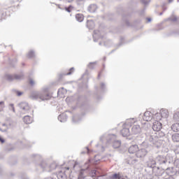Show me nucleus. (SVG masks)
<instances>
[{
  "label": "nucleus",
  "instance_id": "obj_52",
  "mask_svg": "<svg viewBox=\"0 0 179 179\" xmlns=\"http://www.w3.org/2000/svg\"><path fill=\"white\" fill-rule=\"evenodd\" d=\"M99 156H95V161L96 162H99V160L96 159V157H98Z\"/></svg>",
  "mask_w": 179,
  "mask_h": 179
},
{
  "label": "nucleus",
  "instance_id": "obj_42",
  "mask_svg": "<svg viewBox=\"0 0 179 179\" xmlns=\"http://www.w3.org/2000/svg\"><path fill=\"white\" fill-rule=\"evenodd\" d=\"M136 162H138L137 159H132L130 162L131 164H135V163H136Z\"/></svg>",
  "mask_w": 179,
  "mask_h": 179
},
{
  "label": "nucleus",
  "instance_id": "obj_10",
  "mask_svg": "<svg viewBox=\"0 0 179 179\" xmlns=\"http://www.w3.org/2000/svg\"><path fill=\"white\" fill-rule=\"evenodd\" d=\"M164 170L166 169H161L160 166H158V167L155 166L152 169V171L153 173H155V176H157V177H162V176L164 174Z\"/></svg>",
  "mask_w": 179,
  "mask_h": 179
},
{
  "label": "nucleus",
  "instance_id": "obj_41",
  "mask_svg": "<svg viewBox=\"0 0 179 179\" xmlns=\"http://www.w3.org/2000/svg\"><path fill=\"white\" fill-rule=\"evenodd\" d=\"M29 85H31V86H34V80L31 78L29 79Z\"/></svg>",
  "mask_w": 179,
  "mask_h": 179
},
{
  "label": "nucleus",
  "instance_id": "obj_8",
  "mask_svg": "<svg viewBox=\"0 0 179 179\" xmlns=\"http://www.w3.org/2000/svg\"><path fill=\"white\" fill-rule=\"evenodd\" d=\"M18 107L20 108V113L22 114H26V113H28L29 110H30V106L27 102H21L18 104Z\"/></svg>",
  "mask_w": 179,
  "mask_h": 179
},
{
  "label": "nucleus",
  "instance_id": "obj_25",
  "mask_svg": "<svg viewBox=\"0 0 179 179\" xmlns=\"http://www.w3.org/2000/svg\"><path fill=\"white\" fill-rule=\"evenodd\" d=\"M171 129H172V131H173V132H178V131H179V123L173 124L171 127Z\"/></svg>",
  "mask_w": 179,
  "mask_h": 179
},
{
  "label": "nucleus",
  "instance_id": "obj_34",
  "mask_svg": "<svg viewBox=\"0 0 179 179\" xmlns=\"http://www.w3.org/2000/svg\"><path fill=\"white\" fill-rule=\"evenodd\" d=\"M173 164H174V166H176V167H177L178 169L179 168V159H175Z\"/></svg>",
  "mask_w": 179,
  "mask_h": 179
},
{
  "label": "nucleus",
  "instance_id": "obj_2",
  "mask_svg": "<svg viewBox=\"0 0 179 179\" xmlns=\"http://www.w3.org/2000/svg\"><path fill=\"white\" fill-rule=\"evenodd\" d=\"M100 141L101 142H104L106 141L107 143H110V142H113V148L115 149H118L121 146V141L117 140V136L115 134H109L108 136H102L100 137Z\"/></svg>",
  "mask_w": 179,
  "mask_h": 179
},
{
  "label": "nucleus",
  "instance_id": "obj_33",
  "mask_svg": "<svg viewBox=\"0 0 179 179\" xmlns=\"http://www.w3.org/2000/svg\"><path fill=\"white\" fill-rule=\"evenodd\" d=\"M2 125H3V127H6V128H4V129L0 128V131L1 132H6L8 131V126L6 125V124H3Z\"/></svg>",
  "mask_w": 179,
  "mask_h": 179
},
{
  "label": "nucleus",
  "instance_id": "obj_36",
  "mask_svg": "<svg viewBox=\"0 0 179 179\" xmlns=\"http://www.w3.org/2000/svg\"><path fill=\"white\" fill-rule=\"evenodd\" d=\"M3 104H5V102L3 101H0V111H2V110H3Z\"/></svg>",
  "mask_w": 179,
  "mask_h": 179
},
{
  "label": "nucleus",
  "instance_id": "obj_59",
  "mask_svg": "<svg viewBox=\"0 0 179 179\" xmlns=\"http://www.w3.org/2000/svg\"><path fill=\"white\" fill-rule=\"evenodd\" d=\"M59 92H61L60 90L58 91V93H59Z\"/></svg>",
  "mask_w": 179,
  "mask_h": 179
},
{
  "label": "nucleus",
  "instance_id": "obj_44",
  "mask_svg": "<svg viewBox=\"0 0 179 179\" xmlns=\"http://www.w3.org/2000/svg\"><path fill=\"white\" fill-rule=\"evenodd\" d=\"M172 22H177V17H173V18L171 19Z\"/></svg>",
  "mask_w": 179,
  "mask_h": 179
},
{
  "label": "nucleus",
  "instance_id": "obj_26",
  "mask_svg": "<svg viewBox=\"0 0 179 179\" xmlns=\"http://www.w3.org/2000/svg\"><path fill=\"white\" fill-rule=\"evenodd\" d=\"M85 171H86V169H81L80 171L78 179H85V176L84 173Z\"/></svg>",
  "mask_w": 179,
  "mask_h": 179
},
{
  "label": "nucleus",
  "instance_id": "obj_43",
  "mask_svg": "<svg viewBox=\"0 0 179 179\" xmlns=\"http://www.w3.org/2000/svg\"><path fill=\"white\" fill-rule=\"evenodd\" d=\"M10 107L11 109L13 110V113H15V107L13 106V103H10Z\"/></svg>",
  "mask_w": 179,
  "mask_h": 179
},
{
  "label": "nucleus",
  "instance_id": "obj_6",
  "mask_svg": "<svg viewBox=\"0 0 179 179\" xmlns=\"http://www.w3.org/2000/svg\"><path fill=\"white\" fill-rule=\"evenodd\" d=\"M157 164L159 165V167L161 169H163V170H166L167 169V164H169V162H167V159L166 157L159 155L157 157Z\"/></svg>",
  "mask_w": 179,
  "mask_h": 179
},
{
  "label": "nucleus",
  "instance_id": "obj_17",
  "mask_svg": "<svg viewBox=\"0 0 179 179\" xmlns=\"http://www.w3.org/2000/svg\"><path fill=\"white\" fill-rule=\"evenodd\" d=\"M162 118H168L169 117V110L166 109H162L159 113Z\"/></svg>",
  "mask_w": 179,
  "mask_h": 179
},
{
  "label": "nucleus",
  "instance_id": "obj_30",
  "mask_svg": "<svg viewBox=\"0 0 179 179\" xmlns=\"http://www.w3.org/2000/svg\"><path fill=\"white\" fill-rule=\"evenodd\" d=\"M154 118H156V121H162V116L160 113H156L154 116Z\"/></svg>",
  "mask_w": 179,
  "mask_h": 179
},
{
  "label": "nucleus",
  "instance_id": "obj_57",
  "mask_svg": "<svg viewBox=\"0 0 179 179\" xmlns=\"http://www.w3.org/2000/svg\"><path fill=\"white\" fill-rule=\"evenodd\" d=\"M99 45H101V42L99 43Z\"/></svg>",
  "mask_w": 179,
  "mask_h": 179
},
{
  "label": "nucleus",
  "instance_id": "obj_31",
  "mask_svg": "<svg viewBox=\"0 0 179 179\" xmlns=\"http://www.w3.org/2000/svg\"><path fill=\"white\" fill-rule=\"evenodd\" d=\"M96 65V62H90L88 64V68H90V69H94V66Z\"/></svg>",
  "mask_w": 179,
  "mask_h": 179
},
{
  "label": "nucleus",
  "instance_id": "obj_45",
  "mask_svg": "<svg viewBox=\"0 0 179 179\" xmlns=\"http://www.w3.org/2000/svg\"><path fill=\"white\" fill-rule=\"evenodd\" d=\"M76 118H78V116L73 117V122H76V121L75 120H76Z\"/></svg>",
  "mask_w": 179,
  "mask_h": 179
},
{
  "label": "nucleus",
  "instance_id": "obj_46",
  "mask_svg": "<svg viewBox=\"0 0 179 179\" xmlns=\"http://www.w3.org/2000/svg\"><path fill=\"white\" fill-rule=\"evenodd\" d=\"M17 94L18 96H20L22 94H23V92H17Z\"/></svg>",
  "mask_w": 179,
  "mask_h": 179
},
{
  "label": "nucleus",
  "instance_id": "obj_19",
  "mask_svg": "<svg viewBox=\"0 0 179 179\" xmlns=\"http://www.w3.org/2000/svg\"><path fill=\"white\" fill-rule=\"evenodd\" d=\"M88 10L90 13H94L96 10H97V5L96 4H91L88 7Z\"/></svg>",
  "mask_w": 179,
  "mask_h": 179
},
{
  "label": "nucleus",
  "instance_id": "obj_9",
  "mask_svg": "<svg viewBox=\"0 0 179 179\" xmlns=\"http://www.w3.org/2000/svg\"><path fill=\"white\" fill-rule=\"evenodd\" d=\"M162 127L163 124H162V122L159 120H155V122H153L152 129L153 131H155V132L160 131Z\"/></svg>",
  "mask_w": 179,
  "mask_h": 179
},
{
  "label": "nucleus",
  "instance_id": "obj_38",
  "mask_svg": "<svg viewBox=\"0 0 179 179\" xmlns=\"http://www.w3.org/2000/svg\"><path fill=\"white\" fill-rule=\"evenodd\" d=\"M71 8H72V6H69L68 8H65V10H66V12H69V13H71Z\"/></svg>",
  "mask_w": 179,
  "mask_h": 179
},
{
  "label": "nucleus",
  "instance_id": "obj_28",
  "mask_svg": "<svg viewBox=\"0 0 179 179\" xmlns=\"http://www.w3.org/2000/svg\"><path fill=\"white\" fill-rule=\"evenodd\" d=\"M172 141H173V142H179V134H174L172 136Z\"/></svg>",
  "mask_w": 179,
  "mask_h": 179
},
{
  "label": "nucleus",
  "instance_id": "obj_56",
  "mask_svg": "<svg viewBox=\"0 0 179 179\" xmlns=\"http://www.w3.org/2000/svg\"><path fill=\"white\" fill-rule=\"evenodd\" d=\"M159 15H160V16H162V15H163V13H159Z\"/></svg>",
  "mask_w": 179,
  "mask_h": 179
},
{
  "label": "nucleus",
  "instance_id": "obj_21",
  "mask_svg": "<svg viewBox=\"0 0 179 179\" xmlns=\"http://www.w3.org/2000/svg\"><path fill=\"white\" fill-rule=\"evenodd\" d=\"M165 170L169 176H173V174H176V171H174V168L173 167L170 168L166 166Z\"/></svg>",
  "mask_w": 179,
  "mask_h": 179
},
{
  "label": "nucleus",
  "instance_id": "obj_22",
  "mask_svg": "<svg viewBox=\"0 0 179 179\" xmlns=\"http://www.w3.org/2000/svg\"><path fill=\"white\" fill-rule=\"evenodd\" d=\"M86 26L90 30H92V29L94 28V22L92 20H87Z\"/></svg>",
  "mask_w": 179,
  "mask_h": 179
},
{
  "label": "nucleus",
  "instance_id": "obj_47",
  "mask_svg": "<svg viewBox=\"0 0 179 179\" xmlns=\"http://www.w3.org/2000/svg\"><path fill=\"white\" fill-rule=\"evenodd\" d=\"M0 142H1V143H3L5 142V140L1 138V136H0Z\"/></svg>",
  "mask_w": 179,
  "mask_h": 179
},
{
  "label": "nucleus",
  "instance_id": "obj_12",
  "mask_svg": "<svg viewBox=\"0 0 179 179\" xmlns=\"http://www.w3.org/2000/svg\"><path fill=\"white\" fill-rule=\"evenodd\" d=\"M130 134L133 135H138V134H141V126L136 124L131 127V131Z\"/></svg>",
  "mask_w": 179,
  "mask_h": 179
},
{
  "label": "nucleus",
  "instance_id": "obj_32",
  "mask_svg": "<svg viewBox=\"0 0 179 179\" xmlns=\"http://www.w3.org/2000/svg\"><path fill=\"white\" fill-rule=\"evenodd\" d=\"M90 176H91V177H96V176H97V171H96L94 169L91 171Z\"/></svg>",
  "mask_w": 179,
  "mask_h": 179
},
{
  "label": "nucleus",
  "instance_id": "obj_37",
  "mask_svg": "<svg viewBox=\"0 0 179 179\" xmlns=\"http://www.w3.org/2000/svg\"><path fill=\"white\" fill-rule=\"evenodd\" d=\"M141 2H142V3H143L144 5H149V1L147 0H141Z\"/></svg>",
  "mask_w": 179,
  "mask_h": 179
},
{
  "label": "nucleus",
  "instance_id": "obj_55",
  "mask_svg": "<svg viewBox=\"0 0 179 179\" xmlns=\"http://www.w3.org/2000/svg\"><path fill=\"white\" fill-rule=\"evenodd\" d=\"M100 75H101V73H99L98 75V78H100Z\"/></svg>",
  "mask_w": 179,
  "mask_h": 179
},
{
  "label": "nucleus",
  "instance_id": "obj_60",
  "mask_svg": "<svg viewBox=\"0 0 179 179\" xmlns=\"http://www.w3.org/2000/svg\"><path fill=\"white\" fill-rule=\"evenodd\" d=\"M59 1H62V0H59Z\"/></svg>",
  "mask_w": 179,
  "mask_h": 179
},
{
  "label": "nucleus",
  "instance_id": "obj_58",
  "mask_svg": "<svg viewBox=\"0 0 179 179\" xmlns=\"http://www.w3.org/2000/svg\"><path fill=\"white\" fill-rule=\"evenodd\" d=\"M121 46V43L119 44V47Z\"/></svg>",
  "mask_w": 179,
  "mask_h": 179
},
{
  "label": "nucleus",
  "instance_id": "obj_29",
  "mask_svg": "<svg viewBox=\"0 0 179 179\" xmlns=\"http://www.w3.org/2000/svg\"><path fill=\"white\" fill-rule=\"evenodd\" d=\"M27 57H28V58H34V57H36L34 51L30 50L27 54Z\"/></svg>",
  "mask_w": 179,
  "mask_h": 179
},
{
  "label": "nucleus",
  "instance_id": "obj_18",
  "mask_svg": "<svg viewBox=\"0 0 179 179\" xmlns=\"http://www.w3.org/2000/svg\"><path fill=\"white\" fill-rule=\"evenodd\" d=\"M102 38L103 36H100V31H94L93 38L95 43L97 41V38Z\"/></svg>",
  "mask_w": 179,
  "mask_h": 179
},
{
  "label": "nucleus",
  "instance_id": "obj_13",
  "mask_svg": "<svg viewBox=\"0 0 179 179\" xmlns=\"http://www.w3.org/2000/svg\"><path fill=\"white\" fill-rule=\"evenodd\" d=\"M138 150H139V147L138 145H132L129 148V153L134 155V153H137Z\"/></svg>",
  "mask_w": 179,
  "mask_h": 179
},
{
  "label": "nucleus",
  "instance_id": "obj_51",
  "mask_svg": "<svg viewBox=\"0 0 179 179\" xmlns=\"http://www.w3.org/2000/svg\"><path fill=\"white\" fill-rule=\"evenodd\" d=\"M173 0H169V3H171V2H173Z\"/></svg>",
  "mask_w": 179,
  "mask_h": 179
},
{
  "label": "nucleus",
  "instance_id": "obj_7",
  "mask_svg": "<svg viewBox=\"0 0 179 179\" xmlns=\"http://www.w3.org/2000/svg\"><path fill=\"white\" fill-rule=\"evenodd\" d=\"M23 74L17 75H10V74H6L5 76V78L8 80L9 82H12V80H20L21 79H23Z\"/></svg>",
  "mask_w": 179,
  "mask_h": 179
},
{
  "label": "nucleus",
  "instance_id": "obj_4",
  "mask_svg": "<svg viewBox=\"0 0 179 179\" xmlns=\"http://www.w3.org/2000/svg\"><path fill=\"white\" fill-rule=\"evenodd\" d=\"M50 94L44 92H34L31 93L30 98L32 100H38V101H44L50 100Z\"/></svg>",
  "mask_w": 179,
  "mask_h": 179
},
{
  "label": "nucleus",
  "instance_id": "obj_23",
  "mask_svg": "<svg viewBox=\"0 0 179 179\" xmlns=\"http://www.w3.org/2000/svg\"><path fill=\"white\" fill-rule=\"evenodd\" d=\"M76 19L77 22H79L80 23H81V22H83L85 17L83 15V14L78 13L76 15Z\"/></svg>",
  "mask_w": 179,
  "mask_h": 179
},
{
  "label": "nucleus",
  "instance_id": "obj_35",
  "mask_svg": "<svg viewBox=\"0 0 179 179\" xmlns=\"http://www.w3.org/2000/svg\"><path fill=\"white\" fill-rule=\"evenodd\" d=\"M73 71H75V69L73 67L69 69V73H66L65 75H66V76L72 75V73H73Z\"/></svg>",
  "mask_w": 179,
  "mask_h": 179
},
{
  "label": "nucleus",
  "instance_id": "obj_27",
  "mask_svg": "<svg viewBox=\"0 0 179 179\" xmlns=\"http://www.w3.org/2000/svg\"><path fill=\"white\" fill-rule=\"evenodd\" d=\"M173 121H175V122H179V112H176L173 114Z\"/></svg>",
  "mask_w": 179,
  "mask_h": 179
},
{
  "label": "nucleus",
  "instance_id": "obj_1",
  "mask_svg": "<svg viewBox=\"0 0 179 179\" xmlns=\"http://www.w3.org/2000/svg\"><path fill=\"white\" fill-rule=\"evenodd\" d=\"M145 142H150L151 145L155 146V148H159L162 146L163 143V139H160L157 138V136L150 129H148L147 131L145 133Z\"/></svg>",
  "mask_w": 179,
  "mask_h": 179
},
{
  "label": "nucleus",
  "instance_id": "obj_14",
  "mask_svg": "<svg viewBox=\"0 0 179 179\" xmlns=\"http://www.w3.org/2000/svg\"><path fill=\"white\" fill-rule=\"evenodd\" d=\"M156 164H157V159L155 160L153 158H150L148 162V167H150L151 169H155Z\"/></svg>",
  "mask_w": 179,
  "mask_h": 179
},
{
  "label": "nucleus",
  "instance_id": "obj_40",
  "mask_svg": "<svg viewBox=\"0 0 179 179\" xmlns=\"http://www.w3.org/2000/svg\"><path fill=\"white\" fill-rule=\"evenodd\" d=\"M166 5H167L166 3H164L162 4V9H163V10H167V7L166 6Z\"/></svg>",
  "mask_w": 179,
  "mask_h": 179
},
{
  "label": "nucleus",
  "instance_id": "obj_53",
  "mask_svg": "<svg viewBox=\"0 0 179 179\" xmlns=\"http://www.w3.org/2000/svg\"><path fill=\"white\" fill-rule=\"evenodd\" d=\"M86 149L87 150V153H89V148L86 147Z\"/></svg>",
  "mask_w": 179,
  "mask_h": 179
},
{
  "label": "nucleus",
  "instance_id": "obj_16",
  "mask_svg": "<svg viewBox=\"0 0 179 179\" xmlns=\"http://www.w3.org/2000/svg\"><path fill=\"white\" fill-rule=\"evenodd\" d=\"M58 120L60 122H66V120H68V116L66 113H62L58 116Z\"/></svg>",
  "mask_w": 179,
  "mask_h": 179
},
{
  "label": "nucleus",
  "instance_id": "obj_50",
  "mask_svg": "<svg viewBox=\"0 0 179 179\" xmlns=\"http://www.w3.org/2000/svg\"><path fill=\"white\" fill-rule=\"evenodd\" d=\"M166 179H174V178H173L172 176H170V177L167 178Z\"/></svg>",
  "mask_w": 179,
  "mask_h": 179
},
{
  "label": "nucleus",
  "instance_id": "obj_3",
  "mask_svg": "<svg viewBox=\"0 0 179 179\" xmlns=\"http://www.w3.org/2000/svg\"><path fill=\"white\" fill-rule=\"evenodd\" d=\"M150 150H152V145H149L148 142L143 141L141 144V149L137 150L136 156L138 158L145 157Z\"/></svg>",
  "mask_w": 179,
  "mask_h": 179
},
{
  "label": "nucleus",
  "instance_id": "obj_39",
  "mask_svg": "<svg viewBox=\"0 0 179 179\" xmlns=\"http://www.w3.org/2000/svg\"><path fill=\"white\" fill-rule=\"evenodd\" d=\"M101 89L102 90H104L106 89V84H104V83H101Z\"/></svg>",
  "mask_w": 179,
  "mask_h": 179
},
{
  "label": "nucleus",
  "instance_id": "obj_11",
  "mask_svg": "<svg viewBox=\"0 0 179 179\" xmlns=\"http://www.w3.org/2000/svg\"><path fill=\"white\" fill-rule=\"evenodd\" d=\"M153 119V113H152L150 111H146L145 112L143 116V121H152Z\"/></svg>",
  "mask_w": 179,
  "mask_h": 179
},
{
  "label": "nucleus",
  "instance_id": "obj_24",
  "mask_svg": "<svg viewBox=\"0 0 179 179\" xmlns=\"http://www.w3.org/2000/svg\"><path fill=\"white\" fill-rule=\"evenodd\" d=\"M23 121L24 124H31L32 120L31 118H30V116L27 115L23 117Z\"/></svg>",
  "mask_w": 179,
  "mask_h": 179
},
{
  "label": "nucleus",
  "instance_id": "obj_20",
  "mask_svg": "<svg viewBox=\"0 0 179 179\" xmlns=\"http://www.w3.org/2000/svg\"><path fill=\"white\" fill-rule=\"evenodd\" d=\"M154 134H155V136H157V138H158V139H163V138H164V136L166 135L164 134V132L160 131V130L157 132H155Z\"/></svg>",
  "mask_w": 179,
  "mask_h": 179
},
{
  "label": "nucleus",
  "instance_id": "obj_49",
  "mask_svg": "<svg viewBox=\"0 0 179 179\" xmlns=\"http://www.w3.org/2000/svg\"><path fill=\"white\" fill-rule=\"evenodd\" d=\"M126 24H127V26H129V21H126Z\"/></svg>",
  "mask_w": 179,
  "mask_h": 179
},
{
  "label": "nucleus",
  "instance_id": "obj_5",
  "mask_svg": "<svg viewBox=\"0 0 179 179\" xmlns=\"http://www.w3.org/2000/svg\"><path fill=\"white\" fill-rule=\"evenodd\" d=\"M40 166L43 170V171H51L57 169V164L52 163L50 165H49L47 161H43L41 163Z\"/></svg>",
  "mask_w": 179,
  "mask_h": 179
},
{
  "label": "nucleus",
  "instance_id": "obj_54",
  "mask_svg": "<svg viewBox=\"0 0 179 179\" xmlns=\"http://www.w3.org/2000/svg\"><path fill=\"white\" fill-rule=\"evenodd\" d=\"M72 1H73V0L68 1V2H69V3H71V2H72Z\"/></svg>",
  "mask_w": 179,
  "mask_h": 179
},
{
  "label": "nucleus",
  "instance_id": "obj_48",
  "mask_svg": "<svg viewBox=\"0 0 179 179\" xmlns=\"http://www.w3.org/2000/svg\"><path fill=\"white\" fill-rule=\"evenodd\" d=\"M147 20H148V22H152V18H147Z\"/></svg>",
  "mask_w": 179,
  "mask_h": 179
},
{
  "label": "nucleus",
  "instance_id": "obj_15",
  "mask_svg": "<svg viewBox=\"0 0 179 179\" xmlns=\"http://www.w3.org/2000/svg\"><path fill=\"white\" fill-rule=\"evenodd\" d=\"M120 134H122V136L126 137V136H129V135H131V131L128 128H123L121 130Z\"/></svg>",
  "mask_w": 179,
  "mask_h": 179
}]
</instances>
